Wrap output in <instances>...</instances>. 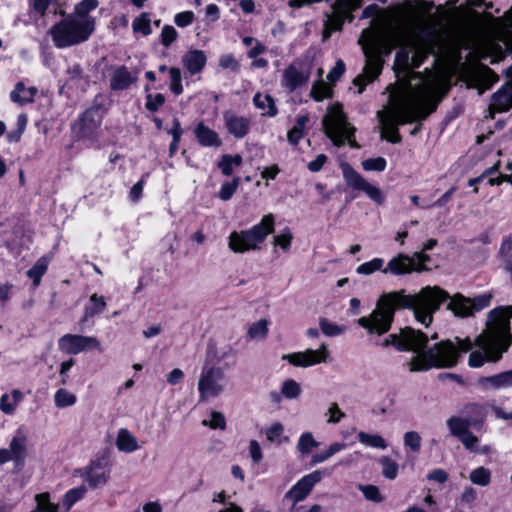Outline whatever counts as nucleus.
<instances>
[{
    "mask_svg": "<svg viewBox=\"0 0 512 512\" xmlns=\"http://www.w3.org/2000/svg\"><path fill=\"white\" fill-rule=\"evenodd\" d=\"M318 446L319 443L315 440L311 432L303 433L297 442V450L303 455L309 454L312 449Z\"/></svg>",
    "mask_w": 512,
    "mask_h": 512,
    "instance_id": "41",
    "label": "nucleus"
},
{
    "mask_svg": "<svg viewBox=\"0 0 512 512\" xmlns=\"http://www.w3.org/2000/svg\"><path fill=\"white\" fill-rule=\"evenodd\" d=\"M116 447L125 453H132L139 449L136 437L125 428L120 429L117 433Z\"/></svg>",
    "mask_w": 512,
    "mask_h": 512,
    "instance_id": "30",
    "label": "nucleus"
},
{
    "mask_svg": "<svg viewBox=\"0 0 512 512\" xmlns=\"http://www.w3.org/2000/svg\"><path fill=\"white\" fill-rule=\"evenodd\" d=\"M359 490L363 493L367 500L379 503L383 500L380 490L374 485H360Z\"/></svg>",
    "mask_w": 512,
    "mask_h": 512,
    "instance_id": "58",
    "label": "nucleus"
},
{
    "mask_svg": "<svg viewBox=\"0 0 512 512\" xmlns=\"http://www.w3.org/2000/svg\"><path fill=\"white\" fill-rule=\"evenodd\" d=\"M492 298L493 295L491 293H484L472 298L471 304L473 305L474 313L488 307L491 304Z\"/></svg>",
    "mask_w": 512,
    "mask_h": 512,
    "instance_id": "59",
    "label": "nucleus"
},
{
    "mask_svg": "<svg viewBox=\"0 0 512 512\" xmlns=\"http://www.w3.org/2000/svg\"><path fill=\"white\" fill-rule=\"evenodd\" d=\"M86 492L87 489L84 485L68 490L63 496V506L66 510H69L76 502L84 497Z\"/></svg>",
    "mask_w": 512,
    "mask_h": 512,
    "instance_id": "40",
    "label": "nucleus"
},
{
    "mask_svg": "<svg viewBox=\"0 0 512 512\" xmlns=\"http://www.w3.org/2000/svg\"><path fill=\"white\" fill-rule=\"evenodd\" d=\"M253 104L261 111L262 116L274 117L278 113L275 101L269 94L256 93L253 97Z\"/></svg>",
    "mask_w": 512,
    "mask_h": 512,
    "instance_id": "29",
    "label": "nucleus"
},
{
    "mask_svg": "<svg viewBox=\"0 0 512 512\" xmlns=\"http://www.w3.org/2000/svg\"><path fill=\"white\" fill-rule=\"evenodd\" d=\"M263 432L270 443L280 445L285 440L284 426L279 422L272 423Z\"/></svg>",
    "mask_w": 512,
    "mask_h": 512,
    "instance_id": "39",
    "label": "nucleus"
},
{
    "mask_svg": "<svg viewBox=\"0 0 512 512\" xmlns=\"http://www.w3.org/2000/svg\"><path fill=\"white\" fill-rule=\"evenodd\" d=\"M325 415L327 416L328 424H337L346 416L336 402L329 405Z\"/></svg>",
    "mask_w": 512,
    "mask_h": 512,
    "instance_id": "57",
    "label": "nucleus"
},
{
    "mask_svg": "<svg viewBox=\"0 0 512 512\" xmlns=\"http://www.w3.org/2000/svg\"><path fill=\"white\" fill-rule=\"evenodd\" d=\"M472 306L471 298L464 297L461 294H456L451 298L448 304V309L458 317H468L474 314Z\"/></svg>",
    "mask_w": 512,
    "mask_h": 512,
    "instance_id": "28",
    "label": "nucleus"
},
{
    "mask_svg": "<svg viewBox=\"0 0 512 512\" xmlns=\"http://www.w3.org/2000/svg\"><path fill=\"white\" fill-rule=\"evenodd\" d=\"M76 401V395L67 389L60 388L55 392L54 404L57 408L71 407L76 403Z\"/></svg>",
    "mask_w": 512,
    "mask_h": 512,
    "instance_id": "36",
    "label": "nucleus"
},
{
    "mask_svg": "<svg viewBox=\"0 0 512 512\" xmlns=\"http://www.w3.org/2000/svg\"><path fill=\"white\" fill-rule=\"evenodd\" d=\"M512 108V83L499 89L493 94L488 108V116L494 118L495 113L506 112Z\"/></svg>",
    "mask_w": 512,
    "mask_h": 512,
    "instance_id": "20",
    "label": "nucleus"
},
{
    "mask_svg": "<svg viewBox=\"0 0 512 512\" xmlns=\"http://www.w3.org/2000/svg\"><path fill=\"white\" fill-rule=\"evenodd\" d=\"M194 13L192 11H183L177 13L174 17V22L178 27H187L194 21Z\"/></svg>",
    "mask_w": 512,
    "mask_h": 512,
    "instance_id": "62",
    "label": "nucleus"
},
{
    "mask_svg": "<svg viewBox=\"0 0 512 512\" xmlns=\"http://www.w3.org/2000/svg\"><path fill=\"white\" fill-rule=\"evenodd\" d=\"M362 0H337L332 6V14L327 16L325 21L323 37L327 39L332 32L342 28L345 20L352 21V11L358 9Z\"/></svg>",
    "mask_w": 512,
    "mask_h": 512,
    "instance_id": "10",
    "label": "nucleus"
},
{
    "mask_svg": "<svg viewBox=\"0 0 512 512\" xmlns=\"http://www.w3.org/2000/svg\"><path fill=\"white\" fill-rule=\"evenodd\" d=\"M228 385V377L220 366L205 364L198 379L199 401L205 402L219 397Z\"/></svg>",
    "mask_w": 512,
    "mask_h": 512,
    "instance_id": "9",
    "label": "nucleus"
},
{
    "mask_svg": "<svg viewBox=\"0 0 512 512\" xmlns=\"http://www.w3.org/2000/svg\"><path fill=\"white\" fill-rule=\"evenodd\" d=\"M446 425L450 434L458 438L466 450L478 451L479 439L469 430L474 425L467 418L452 416L446 421Z\"/></svg>",
    "mask_w": 512,
    "mask_h": 512,
    "instance_id": "13",
    "label": "nucleus"
},
{
    "mask_svg": "<svg viewBox=\"0 0 512 512\" xmlns=\"http://www.w3.org/2000/svg\"><path fill=\"white\" fill-rule=\"evenodd\" d=\"M242 164V157L239 154L229 155L225 154L218 162V168L225 176H230L233 173L234 167H239Z\"/></svg>",
    "mask_w": 512,
    "mask_h": 512,
    "instance_id": "34",
    "label": "nucleus"
},
{
    "mask_svg": "<svg viewBox=\"0 0 512 512\" xmlns=\"http://www.w3.org/2000/svg\"><path fill=\"white\" fill-rule=\"evenodd\" d=\"M268 334V321L260 319L251 324L247 330V337L251 340H263Z\"/></svg>",
    "mask_w": 512,
    "mask_h": 512,
    "instance_id": "37",
    "label": "nucleus"
},
{
    "mask_svg": "<svg viewBox=\"0 0 512 512\" xmlns=\"http://www.w3.org/2000/svg\"><path fill=\"white\" fill-rule=\"evenodd\" d=\"M382 465V473L385 478L393 480L398 474V464L388 457H382L380 459Z\"/></svg>",
    "mask_w": 512,
    "mask_h": 512,
    "instance_id": "50",
    "label": "nucleus"
},
{
    "mask_svg": "<svg viewBox=\"0 0 512 512\" xmlns=\"http://www.w3.org/2000/svg\"><path fill=\"white\" fill-rule=\"evenodd\" d=\"M448 298V293L437 286L424 287L413 295L405 294L404 290L386 293L379 298L376 308L369 316L358 319V324L369 334L381 336L390 330L395 310L408 308L413 311L419 323L428 327L432 323L433 314Z\"/></svg>",
    "mask_w": 512,
    "mask_h": 512,
    "instance_id": "3",
    "label": "nucleus"
},
{
    "mask_svg": "<svg viewBox=\"0 0 512 512\" xmlns=\"http://www.w3.org/2000/svg\"><path fill=\"white\" fill-rule=\"evenodd\" d=\"M469 78L470 81L480 89V93L489 89L498 81L497 74L485 65H478L474 67L469 73Z\"/></svg>",
    "mask_w": 512,
    "mask_h": 512,
    "instance_id": "22",
    "label": "nucleus"
},
{
    "mask_svg": "<svg viewBox=\"0 0 512 512\" xmlns=\"http://www.w3.org/2000/svg\"><path fill=\"white\" fill-rule=\"evenodd\" d=\"M421 436L416 431H408L404 434L403 442L412 452H418L421 447Z\"/></svg>",
    "mask_w": 512,
    "mask_h": 512,
    "instance_id": "53",
    "label": "nucleus"
},
{
    "mask_svg": "<svg viewBox=\"0 0 512 512\" xmlns=\"http://www.w3.org/2000/svg\"><path fill=\"white\" fill-rule=\"evenodd\" d=\"M435 46L434 33L417 26L407 39V45L396 53L394 68L406 81L398 91L391 92L392 108L386 113L378 112L382 137L391 143L401 141L398 125L426 119L448 90V78L443 70L414 72L434 52Z\"/></svg>",
    "mask_w": 512,
    "mask_h": 512,
    "instance_id": "1",
    "label": "nucleus"
},
{
    "mask_svg": "<svg viewBox=\"0 0 512 512\" xmlns=\"http://www.w3.org/2000/svg\"><path fill=\"white\" fill-rule=\"evenodd\" d=\"M178 37L176 29L171 25H165L161 31V43L169 47Z\"/></svg>",
    "mask_w": 512,
    "mask_h": 512,
    "instance_id": "60",
    "label": "nucleus"
},
{
    "mask_svg": "<svg viewBox=\"0 0 512 512\" xmlns=\"http://www.w3.org/2000/svg\"><path fill=\"white\" fill-rule=\"evenodd\" d=\"M384 268V260L382 258H374L368 262L359 265L356 268V272L362 275H370L375 271L382 272Z\"/></svg>",
    "mask_w": 512,
    "mask_h": 512,
    "instance_id": "42",
    "label": "nucleus"
},
{
    "mask_svg": "<svg viewBox=\"0 0 512 512\" xmlns=\"http://www.w3.org/2000/svg\"><path fill=\"white\" fill-rule=\"evenodd\" d=\"M37 92L36 87L26 86L24 82H18L10 92V99L13 103L23 106L25 104L32 103Z\"/></svg>",
    "mask_w": 512,
    "mask_h": 512,
    "instance_id": "25",
    "label": "nucleus"
},
{
    "mask_svg": "<svg viewBox=\"0 0 512 512\" xmlns=\"http://www.w3.org/2000/svg\"><path fill=\"white\" fill-rule=\"evenodd\" d=\"M169 75H170V90L175 95H180L183 92V86H182V76L181 71L179 68L171 67L169 69Z\"/></svg>",
    "mask_w": 512,
    "mask_h": 512,
    "instance_id": "49",
    "label": "nucleus"
},
{
    "mask_svg": "<svg viewBox=\"0 0 512 512\" xmlns=\"http://www.w3.org/2000/svg\"><path fill=\"white\" fill-rule=\"evenodd\" d=\"M37 508L32 512H59L58 505L50 502L49 493L36 495Z\"/></svg>",
    "mask_w": 512,
    "mask_h": 512,
    "instance_id": "45",
    "label": "nucleus"
},
{
    "mask_svg": "<svg viewBox=\"0 0 512 512\" xmlns=\"http://www.w3.org/2000/svg\"><path fill=\"white\" fill-rule=\"evenodd\" d=\"M322 479V472L319 470L313 471L303 476L292 488L285 494L286 498L291 499L294 504L304 500L313 487Z\"/></svg>",
    "mask_w": 512,
    "mask_h": 512,
    "instance_id": "16",
    "label": "nucleus"
},
{
    "mask_svg": "<svg viewBox=\"0 0 512 512\" xmlns=\"http://www.w3.org/2000/svg\"><path fill=\"white\" fill-rule=\"evenodd\" d=\"M15 400L9 394H4L0 398V409L5 414H12L16 409Z\"/></svg>",
    "mask_w": 512,
    "mask_h": 512,
    "instance_id": "64",
    "label": "nucleus"
},
{
    "mask_svg": "<svg viewBox=\"0 0 512 512\" xmlns=\"http://www.w3.org/2000/svg\"><path fill=\"white\" fill-rule=\"evenodd\" d=\"M207 58L202 50L188 51L183 57L184 67L190 74H197L202 71L206 64Z\"/></svg>",
    "mask_w": 512,
    "mask_h": 512,
    "instance_id": "26",
    "label": "nucleus"
},
{
    "mask_svg": "<svg viewBox=\"0 0 512 512\" xmlns=\"http://www.w3.org/2000/svg\"><path fill=\"white\" fill-rule=\"evenodd\" d=\"M27 455V436L22 429L13 435L9 446L0 449V464L14 461L17 464L24 462Z\"/></svg>",
    "mask_w": 512,
    "mask_h": 512,
    "instance_id": "15",
    "label": "nucleus"
},
{
    "mask_svg": "<svg viewBox=\"0 0 512 512\" xmlns=\"http://www.w3.org/2000/svg\"><path fill=\"white\" fill-rule=\"evenodd\" d=\"M381 28H366L362 31L358 43L361 45L366 58V64L363 73L355 78L354 84L360 86L358 92L363 91V86L372 82L381 73L384 60L382 54L384 51L383 43L380 39Z\"/></svg>",
    "mask_w": 512,
    "mask_h": 512,
    "instance_id": "5",
    "label": "nucleus"
},
{
    "mask_svg": "<svg viewBox=\"0 0 512 512\" xmlns=\"http://www.w3.org/2000/svg\"><path fill=\"white\" fill-rule=\"evenodd\" d=\"M310 95L315 101H322L331 97V88L326 82L319 80L312 86Z\"/></svg>",
    "mask_w": 512,
    "mask_h": 512,
    "instance_id": "43",
    "label": "nucleus"
},
{
    "mask_svg": "<svg viewBox=\"0 0 512 512\" xmlns=\"http://www.w3.org/2000/svg\"><path fill=\"white\" fill-rule=\"evenodd\" d=\"M343 178L346 184L354 190L364 192L377 205L385 202V194L377 186L369 183L360 173H358L350 164L344 162L341 164Z\"/></svg>",
    "mask_w": 512,
    "mask_h": 512,
    "instance_id": "11",
    "label": "nucleus"
},
{
    "mask_svg": "<svg viewBox=\"0 0 512 512\" xmlns=\"http://www.w3.org/2000/svg\"><path fill=\"white\" fill-rule=\"evenodd\" d=\"M477 498L478 493L476 489L472 486H466L458 498V503L460 505L467 506L468 508H472L474 507Z\"/></svg>",
    "mask_w": 512,
    "mask_h": 512,
    "instance_id": "48",
    "label": "nucleus"
},
{
    "mask_svg": "<svg viewBox=\"0 0 512 512\" xmlns=\"http://www.w3.org/2000/svg\"><path fill=\"white\" fill-rule=\"evenodd\" d=\"M165 102V97L161 94V93H157L155 95H152V94H149L147 96V101H146V108L149 110V111H157L159 109V107H161Z\"/></svg>",
    "mask_w": 512,
    "mask_h": 512,
    "instance_id": "63",
    "label": "nucleus"
},
{
    "mask_svg": "<svg viewBox=\"0 0 512 512\" xmlns=\"http://www.w3.org/2000/svg\"><path fill=\"white\" fill-rule=\"evenodd\" d=\"M322 126L326 136L335 146L340 147L347 142L352 148L359 147L354 138L356 129L348 122L341 104L335 103L327 108Z\"/></svg>",
    "mask_w": 512,
    "mask_h": 512,
    "instance_id": "8",
    "label": "nucleus"
},
{
    "mask_svg": "<svg viewBox=\"0 0 512 512\" xmlns=\"http://www.w3.org/2000/svg\"><path fill=\"white\" fill-rule=\"evenodd\" d=\"M223 120L228 133L237 139L244 138L250 131L251 120L248 117L226 111L223 114Z\"/></svg>",
    "mask_w": 512,
    "mask_h": 512,
    "instance_id": "19",
    "label": "nucleus"
},
{
    "mask_svg": "<svg viewBox=\"0 0 512 512\" xmlns=\"http://www.w3.org/2000/svg\"><path fill=\"white\" fill-rule=\"evenodd\" d=\"M357 438L360 443L369 447L378 449H385L387 447L385 439L378 434H369L361 431L358 433Z\"/></svg>",
    "mask_w": 512,
    "mask_h": 512,
    "instance_id": "38",
    "label": "nucleus"
},
{
    "mask_svg": "<svg viewBox=\"0 0 512 512\" xmlns=\"http://www.w3.org/2000/svg\"><path fill=\"white\" fill-rule=\"evenodd\" d=\"M480 60L490 59L491 64L501 61L512 52V7L504 18H493L489 30L480 37L475 48Z\"/></svg>",
    "mask_w": 512,
    "mask_h": 512,
    "instance_id": "4",
    "label": "nucleus"
},
{
    "mask_svg": "<svg viewBox=\"0 0 512 512\" xmlns=\"http://www.w3.org/2000/svg\"><path fill=\"white\" fill-rule=\"evenodd\" d=\"M275 217L269 213L251 228L232 231L228 237V247L234 253L260 250L266 238L274 232Z\"/></svg>",
    "mask_w": 512,
    "mask_h": 512,
    "instance_id": "7",
    "label": "nucleus"
},
{
    "mask_svg": "<svg viewBox=\"0 0 512 512\" xmlns=\"http://www.w3.org/2000/svg\"><path fill=\"white\" fill-rule=\"evenodd\" d=\"M292 239L293 236L290 229L284 228L278 235L273 237V244L281 247L284 251H288L291 246Z\"/></svg>",
    "mask_w": 512,
    "mask_h": 512,
    "instance_id": "51",
    "label": "nucleus"
},
{
    "mask_svg": "<svg viewBox=\"0 0 512 512\" xmlns=\"http://www.w3.org/2000/svg\"><path fill=\"white\" fill-rule=\"evenodd\" d=\"M301 394V387L293 379L285 380L281 385V395L287 399H295Z\"/></svg>",
    "mask_w": 512,
    "mask_h": 512,
    "instance_id": "46",
    "label": "nucleus"
},
{
    "mask_svg": "<svg viewBox=\"0 0 512 512\" xmlns=\"http://www.w3.org/2000/svg\"><path fill=\"white\" fill-rule=\"evenodd\" d=\"M136 81L137 77L132 75L126 67L121 66L113 72L110 87L112 90H124Z\"/></svg>",
    "mask_w": 512,
    "mask_h": 512,
    "instance_id": "27",
    "label": "nucleus"
},
{
    "mask_svg": "<svg viewBox=\"0 0 512 512\" xmlns=\"http://www.w3.org/2000/svg\"><path fill=\"white\" fill-rule=\"evenodd\" d=\"M240 185V178L236 177L232 181L224 182L219 190V198L222 201H228L232 198Z\"/></svg>",
    "mask_w": 512,
    "mask_h": 512,
    "instance_id": "47",
    "label": "nucleus"
},
{
    "mask_svg": "<svg viewBox=\"0 0 512 512\" xmlns=\"http://www.w3.org/2000/svg\"><path fill=\"white\" fill-rule=\"evenodd\" d=\"M95 30L94 18H79L68 14L48 31L57 48H67L89 39Z\"/></svg>",
    "mask_w": 512,
    "mask_h": 512,
    "instance_id": "6",
    "label": "nucleus"
},
{
    "mask_svg": "<svg viewBox=\"0 0 512 512\" xmlns=\"http://www.w3.org/2000/svg\"><path fill=\"white\" fill-rule=\"evenodd\" d=\"M421 268L416 267L414 258H410L408 255L399 254L392 258L386 267L382 270L384 274L392 275H404L411 273L412 271H420Z\"/></svg>",
    "mask_w": 512,
    "mask_h": 512,
    "instance_id": "21",
    "label": "nucleus"
},
{
    "mask_svg": "<svg viewBox=\"0 0 512 512\" xmlns=\"http://www.w3.org/2000/svg\"><path fill=\"white\" fill-rule=\"evenodd\" d=\"M106 301L103 296H98L97 294H92L90 296L88 304L84 308V317L83 320H87L91 318L106 308Z\"/></svg>",
    "mask_w": 512,
    "mask_h": 512,
    "instance_id": "32",
    "label": "nucleus"
},
{
    "mask_svg": "<svg viewBox=\"0 0 512 512\" xmlns=\"http://www.w3.org/2000/svg\"><path fill=\"white\" fill-rule=\"evenodd\" d=\"M328 357V347L322 343L317 350L307 349L303 352L285 354L282 359L297 367H310L326 362Z\"/></svg>",
    "mask_w": 512,
    "mask_h": 512,
    "instance_id": "14",
    "label": "nucleus"
},
{
    "mask_svg": "<svg viewBox=\"0 0 512 512\" xmlns=\"http://www.w3.org/2000/svg\"><path fill=\"white\" fill-rule=\"evenodd\" d=\"M132 28L134 32H141L145 36L151 34L152 30L148 15L143 13L140 17L136 18L132 23Z\"/></svg>",
    "mask_w": 512,
    "mask_h": 512,
    "instance_id": "52",
    "label": "nucleus"
},
{
    "mask_svg": "<svg viewBox=\"0 0 512 512\" xmlns=\"http://www.w3.org/2000/svg\"><path fill=\"white\" fill-rule=\"evenodd\" d=\"M203 426H208L211 429H220L224 430L226 428V419L225 416L218 411L211 412V419L209 421L203 420Z\"/></svg>",
    "mask_w": 512,
    "mask_h": 512,
    "instance_id": "54",
    "label": "nucleus"
},
{
    "mask_svg": "<svg viewBox=\"0 0 512 512\" xmlns=\"http://www.w3.org/2000/svg\"><path fill=\"white\" fill-rule=\"evenodd\" d=\"M81 476L90 488H97L108 482L110 473L106 468L105 460L97 459L83 469Z\"/></svg>",
    "mask_w": 512,
    "mask_h": 512,
    "instance_id": "17",
    "label": "nucleus"
},
{
    "mask_svg": "<svg viewBox=\"0 0 512 512\" xmlns=\"http://www.w3.org/2000/svg\"><path fill=\"white\" fill-rule=\"evenodd\" d=\"M461 414L464 418H467L474 426L482 424L485 421L487 415L485 407L477 403H470L465 405L461 410Z\"/></svg>",
    "mask_w": 512,
    "mask_h": 512,
    "instance_id": "31",
    "label": "nucleus"
},
{
    "mask_svg": "<svg viewBox=\"0 0 512 512\" xmlns=\"http://www.w3.org/2000/svg\"><path fill=\"white\" fill-rule=\"evenodd\" d=\"M33 9L40 16H44L46 11L52 9L53 12L57 13V1L56 0H33Z\"/></svg>",
    "mask_w": 512,
    "mask_h": 512,
    "instance_id": "56",
    "label": "nucleus"
},
{
    "mask_svg": "<svg viewBox=\"0 0 512 512\" xmlns=\"http://www.w3.org/2000/svg\"><path fill=\"white\" fill-rule=\"evenodd\" d=\"M97 6L98 0H82L75 6L72 14L79 18H93L89 15V12L94 10Z\"/></svg>",
    "mask_w": 512,
    "mask_h": 512,
    "instance_id": "44",
    "label": "nucleus"
},
{
    "mask_svg": "<svg viewBox=\"0 0 512 512\" xmlns=\"http://www.w3.org/2000/svg\"><path fill=\"white\" fill-rule=\"evenodd\" d=\"M479 384L486 389H506L512 387V370L479 379Z\"/></svg>",
    "mask_w": 512,
    "mask_h": 512,
    "instance_id": "24",
    "label": "nucleus"
},
{
    "mask_svg": "<svg viewBox=\"0 0 512 512\" xmlns=\"http://www.w3.org/2000/svg\"><path fill=\"white\" fill-rule=\"evenodd\" d=\"M59 350L68 355H76L89 350L102 351L100 341L92 336L65 334L58 340Z\"/></svg>",
    "mask_w": 512,
    "mask_h": 512,
    "instance_id": "12",
    "label": "nucleus"
},
{
    "mask_svg": "<svg viewBox=\"0 0 512 512\" xmlns=\"http://www.w3.org/2000/svg\"><path fill=\"white\" fill-rule=\"evenodd\" d=\"M469 480L474 485L486 487L491 483V471L484 466L477 467L470 472Z\"/></svg>",
    "mask_w": 512,
    "mask_h": 512,
    "instance_id": "35",
    "label": "nucleus"
},
{
    "mask_svg": "<svg viewBox=\"0 0 512 512\" xmlns=\"http://www.w3.org/2000/svg\"><path fill=\"white\" fill-rule=\"evenodd\" d=\"M310 77V72L302 66L301 62L295 61L283 72L281 84L290 92L304 85Z\"/></svg>",
    "mask_w": 512,
    "mask_h": 512,
    "instance_id": "18",
    "label": "nucleus"
},
{
    "mask_svg": "<svg viewBox=\"0 0 512 512\" xmlns=\"http://www.w3.org/2000/svg\"><path fill=\"white\" fill-rule=\"evenodd\" d=\"M512 306H500L489 312L486 329L479 334L475 342L469 338H456L455 345L446 340L427 348L428 337L420 330L405 327L398 334H390L383 342V347L394 346L399 351H413L409 365L411 372L427 371L432 367L451 368L457 364L459 354L473 350L469 356L471 367H480L485 362H495L506 352L512 342L510 319Z\"/></svg>",
    "mask_w": 512,
    "mask_h": 512,
    "instance_id": "2",
    "label": "nucleus"
},
{
    "mask_svg": "<svg viewBox=\"0 0 512 512\" xmlns=\"http://www.w3.org/2000/svg\"><path fill=\"white\" fill-rule=\"evenodd\" d=\"M387 162L383 157L369 158L362 162V167L366 171L382 172L386 169Z\"/></svg>",
    "mask_w": 512,
    "mask_h": 512,
    "instance_id": "55",
    "label": "nucleus"
},
{
    "mask_svg": "<svg viewBox=\"0 0 512 512\" xmlns=\"http://www.w3.org/2000/svg\"><path fill=\"white\" fill-rule=\"evenodd\" d=\"M50 259L46 256L39 258L36 263L27 271L29 278L33 279V284L37 287L40 284L42 276L46 273Z\"/></svg>",
    "mask_w": 512,
    "mask_h": 512,
    "instance_id": "33",
    "label": "nucleus"
},
{
    "mask_svg": "<svg viewBox=\"0 0 512 512\" xmlns=\"http://www.w3.org/2000/svg\"><path fill=\"white\" fill-rule=\"evenodd\" d=\"M320 328L322 332L329 337L340 335L344 332V329L337 324L331 323L326 319L320 320Z\"/></svg>",
    "mask_w": 512,
    "mask_h": 512,
    "instance_id": "61",
    "label": "nucleus"
},
{
    "mask_svg": "<svg viewBox=\"0 0 512 512\" xmlns=\"http://www.w3.org/2000/svg\"><path fill=\"white\" fill-rule=\"evenodd\" d=\"M194 135L197 142L203 147L218 148L222 145V140L218 133L204 124L199 122L194 128Z\"/></svg>",
    "mask_w": 512,
    "mask_h": 512,
    "instance_id": "23",
    "label": "nucleus"
}]
</instances>
